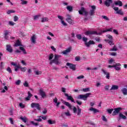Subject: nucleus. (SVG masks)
<instances>
[{
  "label": "nucleus",
  "mask_w": 127,
  "mask_h": 127,
  "mask_svg": "<svg viewBox=\"0 0 127 127\" xmlns=\"http://www.w3.org/2000/svg\"><path fill=\"white\" fill-rule=\"evenodd\" d=\"M91 95L92 93H87L84 95L80 94L78 96L77 98L78 99H82L84 101H87V98H89V97H90V96H91Z\"/></svg>",
  "instance_id": "obj_1"
},
{
  "label": "nucleus",
  "mask_w": 127,
  "mask_h": 127,
  "mask_svg": "<svg viewBox=\"0 0 127 127\" xmlns=\"http://www.w3.org/2000/svg\"><path fill=\"white\" fill-rule=\"evenodd\" d=\"M85 35L89 36V35H99L101 33H98L96 31H87L84 33Z\"/></svg>",
  "instance_id": "obj_2"
},
{
  "label": "nucleus",
  "mask_w": 127,
  "mask_h": 127,
  "mask_svg": "<svg viewBox=\"0 0 127 127\" xmlns=\"http://www.w3.org/2000/svg\"><path fill=\"white\" fill-rule=\"evenodd\" d=\"M31 107L32 108H36L38 111H41V107H40L39 103H32L31 104Z\"/></svg>",
  "instance_id": "obj_3"
},
{
  "label": "nucleus",
  "mask_w": 127,
  "mask_h": 127,
  "mask_svg": "<svg viewBox=\"0 0 127 127\" xmlns=\"http://www.w3.org/2000/svg\"><path fill=\"white\" fill-rule=\"evenodd\" d=\"M78 12L79 14H84V15L86 16H88V13H89L88 11L85 10V8H84V7H82L80 10L78 11Z\"/></svg>",
  "instance_id": "obj_4"
},
{
  "label": "nucleus",
  "mask_w": 127,
  "mask_h": 127,
  "mask_svg": "<svg viewBox=\"0 0 127 127\" xmlns=\"http://www.w3.org/2000/svg\"><path fill=\"white\" fill-rule=\"evenodd\" d=\"M60 57H61V56L60 55H55V58L54 60H55V62H56V65H59V64H61V63L59 62V58H60Z\"/></svg>",
  "instance_id": "obj_5"
},
{
  "label": "nucleus",
  "mask_w": 127,
  "mask_h": 127,
  "mask_svg": "<svg viewBox=\"0 0 127 127\" xmlns=\"http://www.w3.org/2000/svg\"><path fill=\"white\" fill-rule=\"evenodd\" d=\"M66 66H68L69 68H70L72 71H75L76 70V65L71 64L70 63H66Z\"/></svg>",
  "instance_id": "obj_6"
},
{
  "label": "nucleus",
  "mask_w": 127,
  "mask_h": 127,
  "mask_svg": "<svg viewBox=\"0 0 127 127\" xmlns=\"http://www.w3.org/2000/svg\"><path fill=\"white\" fill-rule=\"evenodd\" d=\"M64 96L67 97V100L68 101H71L72 103H75V100L72 96L69 95L67 93H64Z\"/></svg>",
  "instance_id": "obj_7"
},
{
  "label": "nucleus",
  "mask_w": 127,
  "mask_h": 127,
  "mask_svg": "<svg viewBox=\"0 0 127 127\" xmlns=\"http://www.w3.org/2000/svg\"><path fill=\"white\" fill-rule=\"evenodd\" d=\"M121 110L122 108L121 107L115 108L114 109V111L113 112L112 116H117V115L120 113Z\"/></svg>",
  "instance_id": "obj_8"
},
{
  "label": "nucleus",
  "mask_w": 127,
  "mask_h": 127,
  "mask_svg": "<svg viewBox=\"0 0 127 127\" xmlns=\"http://www.w3.org/2000/svg\"><path fill=\"white\" fill-rule=\"evenodd\" d=\"M67 16H68L67 18H66V20L69 23V24H74V21L72 19H71V16L70 15H67Z\"/></svg>",
  "instance_id": "obj_9"
},
{
  "label": "nucleus",
  "mask_w": 127,
  "mask_h": 127,
  "mask_svg": "<svg viewBox=\"0 0 127 127\" xmlns=\"http://www.w3.org/2000/svg\"><path fill=\"white\" fill-rule=\"evenodd\" d=\"M95 44H96V43H95L94 41L90 40L89 41H88V42L86 43L85 46L86 47H90V45H94Z\"/></svg>",
  "instance_id": "obj_10"
},
{
  "label": "nucleus",
  "mask_w": 127,
  "mask_h": 127,
  "mask_svg": "<svg viewBox=\"0 0 127 127\" xmlns=\"http://www.w3.org/2000/svg\"><path fill=\"white\" fill-rule=\"evenodd\" d=\"M6 50L7 51H8V52H9L10 53H12L13 50L12 49V48L11 47V46L10 45H7L6 46Z\"/></svg>",
  "instance_id": "obj_11"
},
{
  "label": "nucleus",
  "mask_w": 127,
  "mask_h": 127,
  "mask_svg": "<svg viewBox=\"0 0 127 127\" xmlns=\"http://www.w3.org/2000/svg\"><path fill=\"white\" fill-rule=\"evenodd\" d=\"M61 101H63V104H64V105H65V106L68 107L69 108V109H70V110L72 109V105L71 104H70V103H69V102H66L63 100H61Z\"/></svg>",
  "instance_id": "obj_12"
},
{
  "label": "nucleus",
  "mask_w": 127,
  "mask_h": 127,
  "mask_svg": "<svg viewBox=\"0 0 127 127\" xmlns=\"http://www.w3.org/2000/svg\"><path fill=\"white\" fill-rule=\"evenodd\" d=\"M113 2V0H106L104 4L109 7L111 5V4Z\"/></svg>",
  "instance_id": "obj_13"
},
{
  "label": "nucleus",
  "mask_w": 127,
  "mask_h": 127,
  "mask_svg": "<svg viewBox=\"0 0 127 127\" xmlns=\"http://www.w3.org/2000/svg\"><path fill=\"white\" fill-rule=\"evenodd\" d=\"M102 72H103V73L104 74V75H106V78L107 79H110V72H107L105 69H101Z\"/></svg>",
  "instance_id": "obj_14"
},
{
  "label": "nucleus",
  "mask_w": 127,
  "mask_h": 127,
  "mask_svg": "<svg viewBox=\"0 0 127 127\" xmlns=\"http://www.w3.org/2000/svg\"><path fill=\"white\" fill-rule=\"evenodd\" d=\"M18 46H22V44H21V42L19 40H17L14 45V47H18Z\"/></svg>",
  "instance_id": "obj_15"
},
{
  "label": "nucleus",
  "mask_w": 127,
  "mask_h": 127,
  "mask_svg": "<svg viewBox=\"0 0 127 127\" xmlns=\"http://www.w3.org/2000/svg\"><path fill=\"white\" fill-rule=\"evenodd\" d=\"M36 38H37L36 35L33 34L31 38V41L32 43H34V44L36 43Z\"/></svg>",
  "instance_id": "obj_16"
},
{
  "label": "nucleus",
  "mask_w": 127,
  "mask_h": 127,
  "mask_svg": "<svg viewBox=\"0 0 127 127\" xmlns=\"http://www.w3.org/2000/svg\"><path fill=\"white\" fill-rule=\"evenodd\" d=\"M71 49H72V48L69 47L66 50L64 51L62 53H63L64 55H66V54H68V53L71 52Z\"/></svg>",
  "instance_id": "obj_17"
},
{
  "label": "nucleus",
  "mask_w": 127,
  "mask_h": 127,
  "mask_svg": "<svg viewBox=\"0 0 127 127\" xmlns=\"http://www.w3.org/2000/svg\"><path fill=\"white\" fill-rule=\"evenodd\" d=\"M31 97H32V94H31L30 91H28V96L25 98L26 101H29L31 99Z\"/></svg>",
  "instance_id": "obj_18"
},
{
  "label": "nucleus",
  "mask_w": 127,
  "mask_h": 127,
  "mask_svg": "<svg viewBox=\"0 0 127 127\" xmlns=\"http://www.w3.org/2000/svg\"><path fill=\"white\" fill-rule=\"evenodd\" d=\"M121 119H123V120H127V116L124 115L122 113H120L118 121H120V120H121Z\"/></svg>",
  "instance_id": "obj_19"
},
{
  "label": "nucleus",
  "mask_w": 127,
  "mask_h": 127,
  "mask_svg": "<svg viewBox=\"0 0 127 127\" xmlns=\"http://www.w3.org/2000/svg\"><path fill=\"white\" fill-rule=\"evenodd\" d=\"M39 93L42 98H45V97H46V94H45V92L43 91V90L40 89L39 91Z\"/></svg>",
  "instance_id": "obj_20"
},
{
  "label": "nucleus",
  "mask_w": 127,
  "mask_h": 127,
  "mask_svg": "<svg viewBox=\"0 0 127 127\" xmlns=\"http://www.w3.org/2000/svg\"><path fill=\"white\" fill-rule=\"evenodd\" d=\"M89 111H91V112H93L94 114H96L97 113H99V110L98 109H96L95 108H94L93 107H91L89 109Z\"/></svg>",
  "instance_id": "obj_21"
},
{
  "label": "nucleus",
  "mask_w": 127,
  "mask_h": 127,
  "mask_svg": "<svg viewBox=\"0 0 127 127\" xmlns=\"http://www.w3.org/2000/svg\"><path fill=\"white\" fill-rule=\"evenodd\" d=\"M19 49L22 52L23 54H25V55L27 54V52H26V50H25V49H24V48H23V47H20Z\"/></svg>",
  "instance_id": "obj_22"
},
{
  "label": "nucleus",
  "mask_w": 127,
  "mask_h": 127,
  "mask_svg": "<svg viewBox=\"0 0 127 127\" xmlns=\"http://www.w3.org/2000/svg\"><path fill=\"white\" fill-rule=\"evenodd\" d=\"M115 5H119V6H123V2L121 0H119L115 2Z\"/></svg>",
  "instance_id": "obj_23"
},
{
  "label": "nucleus",
  "mask_w": 127,
  "mask_h": 127,
  "mask_svg": "<svg viewBox=\"0 0 127 127\" xmlns=\"http://www.w3.org/2000/svg\"><path fill=\"white\" fill-rule=\"evenodd\" d=\"M48 123L49 124V125H54L56 124V121L49 120H48Z\"/></svg>",
  "instance_id": "obj_24"
},
{
  "label": "nucleus",
  "mask_w": 127,
  "mask_h": 127,
  "mask_svg": "<svg viewBox=\"0 0 127 127\" xmlns=\"http://www.w3.org/2000/svg\"><path fill=\"white\" fill-rule=\"evenodd\" d=\"M119 89V86L113 85H112L110 90H118Z\"/></svg>",
  "instance_id": "obj_25"
},
{
  "label": "nucleus",
  "mask_w": 127,
  "mask_h": 127,
  "mask_svg": "<svg viewBox=\"0 0 127 127\" xmlns=\"http://www.w3.org/2000/svg\"><path fill=\"white\" fill-rule=\"evenodd\" d=\"M49 20V19L47 17H43L42 18L41 22H45V21H48Z\"/></svg>",
  "instance_id": "obj_26"
},
{
  "label": "nucleus",
  "mask_w": 127,
  "mask_h": 127,
  "mask_svg": "<svg viewBox=\"0 0 127 127\" xmlns=\"http://www.w3.org/2000/svg\"><path fill=\"white\" fill-rule=\"evenodd\" d=\"M104 41H105L106 42H108V43L109 44H110V45H114V43H113V41H110V40H108V39H105L104 40Z\"/></svg>",
  "instance_id": "obj_27"
},
{
  "label": "nucleus",
  "mask_w": 127,
  "mask_h": 127,
  "mask_svg": "<svg viewBox=\"0 0 127 127\" xmlns=\"http://www.w3.org/2000/svg\"><path fill=\"white\" fill-rule=\"evenodd\" d=\"M122 92L124 95H127V88H123V89H122Z\"/></svg>",
  "instance_id": "obj_28"
},
{
  "label": "nucleus",
  "mask_w": 127,
  "mask_h": 127,
  "mask_svg": "<svg viewBox=\"0 0 127 127\" xmlns=\"http://www.w3.org/2000/svg\"><path fill=\"white\" fill-rule=\"evenodd\" d=\"M82 111V109L79 107V106H77V115L80 116L81 115V111Z\"/></svg>",
  "instance_id": "obj_29"
},
{
  "label": "nucleus",
  "mask_w": 127,
  "mask_h": 127,
  "mask_svg": "<svg viewBox=\"0 0 127 127\" xmlns=\"http://www.w3.org/2000/svg\"><path fill=\"white\" fill-rule=\"evenodd\" d=\"M82 41H84L85 43L84 44L86 46V43H88V42H87L88 41V38H86L85 37H82Z\"/></svg>",
  "instance_id": "obj_30"
},
{
  "label": "nucleus",
  "mask_w": 127,
  "mask_h": 127,
  "mask_svg": "<svg viewBox=\"0 0 127 127\" xmlns=\"http://www.w3.org/2000/svg\"><path fill=\"white\" fill-rule=\"evenodd\" d=\"M66 9L68 11H72L73 10V7L72 6H67Z\"/></svg>",
  "instance_id": "obj_31"
},
{
  "label": "nucleus",
  "mask_w": 127,
  "mask_h": 127,
  "mask_svg": "<svg viewBox=\"0 0 127 127\" xmlns=\"http://www.w3.org/2000/svg\"><path fill=\"white\" fill-rule=\"evenodd\" d=\"M110 51H118V48L115 45L112 49H110Z\"/></svg>",
  "instance_id": "obj_32"
},
{
  "label": "nucleus",
  "mask_w": 127,
  "mask_h": 127,
  "mask_svg": "<svg viewBox=\"0 0 127 127\" xmlns=\"http://www.w3.org/2000/svg\"><path fill=\"white\" fill-rule=\"evenodd\" d=\"M41 15L40 14L36 15L34 16V20H37Z\"/></svg>",
  "instance_id": "obj_33"
},
{
  "label": "nucleus",
  "mask_w": 127,
  "mask_h": 127,
  "mask_svg": "<svg viewBox=\"0 0 127 127\" xmlns=\"http://www.w3.org/2000/svg\"><path fill=\"white\" fill-rule=\"evenodd\" d=\"M113 28H110V29H107L106 30H103L101 31L102 33H105V32H107V31H112Z\"/></svg>",
  "instance_id": "obj_34"
},
{
  "label": "nucleus",
  "mask_w": 127,
  "mask_h": 127,
  "mask_svg": "<svg viewBox=\"0 0 127 127\" xmlns=\"http://www.w3.org/2000/svg\"><path fill=\"white\" fill-rule=\"evenodd\" d=\"M89 14L90 16L94 15V14H95V10L91 9L89 11Z\"/></svg>",
  "instance_id": "obj_35"
},
{
  "label": "nucleus",
  "mask_w": 127,
  "mask_h": 127,
  "mask_svg": "<svg viewBox=\"0 0 127 127\" xmlns=\"http://www.w3.org/2000/svg\"><path fill=\"white\" fill-rule=\"evenodd\" d=\"M20 119V120H22L24 123H26V122H27V119L26 118V117H21Z\"/></svg>",
  "instance_id": "obj_36"
},
{
  "label": "nucleus",
  "mask_w": 127,
  "mask_h": 127,
  "mask_svg": "<svg viewBox=\"0 0 127 127\" xmlns=\"http://www.w3.org/2000/svg\"><path fill=\"white\" fill-rule=\"evenodd\" d=\"M15 10H9L7 11V14H10V13H14Z\"/></svg>",
  "instance_id": "obj_37"
},
{
  "label": "nucleus",
  "mask_w": 127,
  "mask_h": 127,
  "mask_svg": "<svg viewBox=\"0 0 127 127\" xmlns=\"http://www.w3.org/2000/svg\"><path fill=\"white\" fill-rule=\"evenodd\" d=\"M30 124H31L33 126H35V127H37V126H39V124H38V123H34V121H30Z\"/></svg>",
  "instance_id": "obj_38"
},
{
  "label": "nucleus",
  "mask_w": 127,
  "mask_h": 127,
  "mask_svg": "<svg viewBox=\"0 0 127 127\" xmlns=\"http://www.w3.org/2000/svg\"><path fill=\"white\" fill-rule=\"evenodd\" d=\"M83 92H90V88H86L82 89Z\"/></svg>",
  "instance_id": "obj_39"
},
{
  "label": "nucleus",
  "mask_w": 127,
  "mask_h": 127,
  "mask_svg": "<svg viewBox=\"0 0 127 127\" xmlns=\"http://www.w3.org/2000/svg\"><path fill=\"white\" fill-rule=\"evenodd\" d=\"M4 65L3 64V62H1L0 64V70H2L3 69V67Z\"/></svg>",
  "instance_id": "obj_40"
},
{
  "label": "nucleus",
  "mask_w": 127,
  "mask_h": 127,
  "mask_svg": "<svg viewBox=\"0 0 127 127\" xmlns=\"http://www.w3.org/2000/svg\"><path fill=\"white\" fill-rule=\"evenodd\" d=\"M76 37L77 39H78V40H80V39H82V35H81V34H77L76 35Z\"/></svg>",
  "instance_id": "obj_41"
},
{
  "label": "nucleus",
  "mask_w": 127,
  "mask_h": 127,
  "mask_svg": "<svg viewBox=\"0 0 127 127\" xmlns=\"http://www.w3.org/2000/svg\"><path fill=\"white\" fill-rule=\"evenodd\" d=\"M117 13H118V14H120L121 15H123V14H124V12H123V11H122V10H119L117 11Z\"/></svg>",
  "instance_id": "obj_42"
},
{
  "label": "nucleus",
  "mask_w": 127,
  "mask_h": 127,
  "mask_svg": "<svg viewBox=\"0 0 127 127\" xmlns=\"http://www.w3.org/2000/svg\"><path fill=\"white\" fill-rule=\"evenodd\" d=\"M23 85L24 87H29V84H28V82H27V81H25V82L23 83Z\"/></svg>",
  "instance_id": "obj_43"
},
{
  "label": "nucleus",
  "mask_w": 127,
  "mask_h": 127,
  "mask_svg": "<svg viewBox=\"0 0 127 127\" xmlns=\"http://www.w3.org/2000/svg\"><path fill=\"white\" fill-rule=\"evenodd\" d=\"M54 57V55H53V54H51L49 57V60H52Z\"/></svg>",
  "instance_id": "obj_44"
},
{
  "label": "nucleus",
  "mask_w": 127,
  "mask_h": 127,
  "mask_svg": "<svg viewBox=\"0 0 127 127\" xmlns=\"http://www.w3.org/2000/svg\"><path fill=\"white\" fill-rule=\"evenodd\" d=\"M19 105V107L21 108V109H24L25 108V106L24 104H22V103H20Z\"/></svg>",
  "instance_id": "obj_45"
},
{
  "label": "nucleus",
  "mask_w": 127,
  "mask_h": 127,
  "mask_svg": "<svg viewBox=\"0 0 127 127\" xmlns=\"http://www.w3.org/2000/svg\"><path fill=\"white\" fill-rule=\"evenodd\" d=\"M113 111H114V109H107V112H108V114H112V113H113Z\"/></svg>",
  "instance_id": "obj_46"
},
{
  "label": "nucleus",
  "mask_w": 127,
  "mask_h": 127,
  "mask_svg": "<svg viewBox=\"0 0 127 127\" xmlns=\"http://www.w3.org/2000/svg\"><path fill=\"white\" fill-rule=\"evenodd\" d=\"M102 17L104 19H105V20H108V21L110 20V19H109V18L107 16H106L102 15Z\"/></svg>",
  "instance_id": "obj_47"
},
{
  "label": "nucleus",
  "mask_w": 127,
  "mask_h": 127,
  "mask_svg": "<svg viewBox=\"0 0 127 127\" xmlns=\"http://www.w3.org/2000/svg\"><path fill=\"white\" fill-rule=\"evenodd\" d=\"M21 82V81L20 80H18L15 82V84L16 85H17V86H19V85H20V83Z\"/></svg>",
  "instance_id": "obj_48"
},
{
  "label": "nucleus",
  "mask_w": 127,
  "mask_h": 127,
  "mask_svg": "<svg viewBox=\"0 0 127 127\" xmlns=\"http://www.w3.org/2000/svg\"><path fill=\"white\" fill-rule=\"evenodd\" d=\"M20 69H21V71H22V72H25V71H26V67H20Z\"/></svg>",
  "instance_id": "obj_49"
},
{
  "label": "nucleus",
  "mask_w": 127,
  "mask_h": 127,
  "mask_svg": "<svg viewBox=\"0 0 127 127\" xmlns=\"http://www.w3.org/2000/svg\"><path fill=\"white\" fill-rule=\"evenodd\" d=\"M18 69H20V65H16L15 67V71H18Z\"/></svg>",
  "instance_id": "obj_50"
},
{
  "label": "nucleus",
  "mask_w": 127,
  "mask_h": 127,
  "mask_svg": "<svg viewBox=\"0 0 127 127\" xmlns=\"http://www.w3.org/2000/svg\"><path fill=\"white\" fill-rule=\"evenodd\" d=\"M6 70L9 73H12V70H11V68L9 66L7 68Z\"/></svg>",
  "instance_id": "obj_51"
},
{
  "label": "nucleus",
  "mask_w": 127,
  "mask_h": 127,
  "mask_svg": "<svg viewBox=\"0 0 127 127\" xmlns=\"http://www.w3.org/2000/svg\"><path fill=\"white\" fill-rule=\"evenodd\" d=\"M85 78V76L84 75H80L77 77V79L78 80H80V79H84Z\"/></svg>",
  "instance_id": "obj_52"
},
{
  "label": "nucleus",
  "mask_w": 127,
  "mask_h": 127,
  "mask_svg": "<svg viewBox=\"0 0 127 127\" xmlns=\"http://www.w3.org/2000/svg\"><path fill=\"white\" fill-rule=\"evenodd\" d=\"M114 68L115 70H116V71H120V70H121V67L117 66L115 65V66H114Z\"/></svg>",
  "instance_id": "obj_53"
},
{
  "label": "nucleus",
  "mask_w": 127,
  "mask_h": 127,
  "mask_svg": "<svg viewBox=\"0 0 127 127\" xmlns=\"http://www.w3.org/2000/svg\"><path fill=\"white\" fill-rule=\"evenodd\" d=\"M107 37L108 38H109V39H111V40H113V36L111 35H106Z\"/></svg>",
  "instance_id": "obj_54"
},
{
  "label": "nucleus",
  "mask_w": 127,
  "mask_h": 127,
  "mask_svg": "<svg viewBox=\"0 0 127 127\" xmlns=\"http://www.w3.org/2000/svg\"><path fill=\"white\" fill-rule=\"evenodd\" d=\"M102 121H103V122H108V120H107V118H106V117H105V116H103L102 117Z\"/></svg>",
  "instance_id": "obj_55"
},
{
  "label": "nucleus",
  "mask_w": 127,
  "mask_h": 127,
  "mask_svg": "<svg viewBox=\"0 0 127 127\" xmlns=\"http://www.w3.org/2000/svg\"><path fill=\"white\" fill-rule=\"evenodd\" d=\"M9 34V31L5 30L4 31V35H5V36H6V35H8Z\"/></svg>",
  "instance_id": "obj_56"
},
{
  "label": "nucleus",
  "mask_w": 127,
  "mask_h": 127,
  "mask_svg": "<svg viewBox=\"0 0 127 127\" xmlns=\"http://www.w3.org/2000/svg\"><path fill=\"white\" fill-rule=\"evenodd\" d=\"M21 1H22V4H26L27 3V1L24 0H21Z\"/></svg>",
  "instance_id": "obj_57"
},
{
  "label": "nucleus",
  "mask_w": 127,
  "mask_h": 127,
  "mask_svg": "<svg viewBox=\"0 0 127 127\" xmlns=\"http://www.w3.org/2000/svg\"><path fill=\"white\" fill-rule=\"evenodd\" d=\"M73 111L74 114L77 113V108H76L75 106L73 107Z\"/></svg>",
  "instance_id": "obj_58"
},
{
  "label": "nucleus",
  "mask_w": 127,
  "mask_h": 127,
  "mask_svg": "<svg viewBox=\"0 0 127 127\" xmlns=\"http://www.w3.org/2000/svg\"><path fill=\"white\" fill-rule=\"evenodd\" d=\"M18 20V17L17 16L15 15L14 17V21H17Z\"/></svg>",
  "instance_id": "obj_59"
},
{
  "label": "nucleus",
  "mask_w": 127,
  "mask_h": 127,
  "mask_svg": "<svg viewBox=\"0 0 127 127\" xmlns=\"http://www.w3.org/2000/svg\"><path fill=\"white\" fill-rule=\"evenodd\" d=\"M113 32H114L115 34H117V35H119V32H118V30H117L116 29H114V30H113Z\"/></svg>",
  "instance_id": "obj_60"
},
{
  "label": "nucleus",
  "mask_w": 127,
  "mask_h": 127,
  "mask_svg": "<svg viewBox=\"0 0 127 127\" xmlns=\"http://www.w3.org/2000/svg\"><path fill=\"white\" fill-rule=\"evenodd\" d=\"M43 113L45 115V114H47V108H44V111L43 112Z\"/></svg>",
  "instance_id": "obj_61"
},
{
  "label": "nucleus",
  "mask_w": 127,
  "mask_h": 127,
  "mask_svg": "<svg viewBox=\"0 0 127 127\" xmlns=\"http://www.w3.org/2000/svg\"><path fill=\"white\" fill-rule=\"evenodd\" d=\"M75 61H80V57H76L75 58Z\"/></svg>",
  "instance_id": "obj_62"
},
{
  "label": "nucleus",
  "mask_w": 127,
  "mask_h": 127,
  "mask_svg": "<svg viewBox=\"0 0 127 127\" xmlns=\"http://www.w3.org/2000/svg\"><path fill=\"white\" fill-rule=\"evenodd\" d=\"M35 73L36 74V75H40V74H41V71H35Z\"/></svg>",
  "instance_id": "obj_63"
},
{
  "label": "nucleus",
  "mask_w": 127,
  "mask_h": 127,
  "mask_svg": "<svg viewBox=\"0 0 127 127\" xmlns=\"http://www.w3.org/2000/svg\"><path fill=\"white\" fill-rule=\"evenodd\" d=\"M8 23L9 25H11L12 26H13V25H14V23L12 21H9Z\"/></svg>",
  "instance_id": "obj_64"
}]
</instances>
